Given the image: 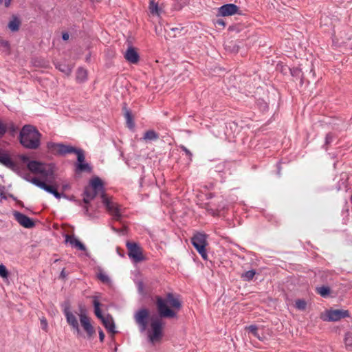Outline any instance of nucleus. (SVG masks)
I'll use <instances>...</instances> for the list:
<instances>
[{"mask_svg": "<svg viewBox=\"0 0 352 352\" xmlns=\"http://www.w3.org/2000/svg\"><path fill=\"white\" fill-rule=\"evenodd\" d=\"M155 303L160 318H175L177 312L182 307L180 296L172 292L167 293L165 298L160 296H155Z\"/></svg>", "mask_w": 352, "mask_h": 352, "instance_id": "obj_1", "label": "nucleus"}, {"mask_svg": "<svg viewBox=\"0 0 352 352\" xmlns=\"http://www.w3.org/2000/svg\"><path fill=\"white\" fill-rule=\"evenodd\" d=\"M41 133L36 126L31 124H25L20 131L19 140L24 148L36 150L41 145Z\"/></svg>", "mask_w": 352, "mask_h": 352, "instance_id": "obj_2", "label": "nucleus"}, {"mask_svg": "<svg viewBox=\"0 0 352 352\" xmlns=\"http://www.w3.org/2000/svg\"><path fill=\"white\" fill-rule=\"evenodd\" d=\"M105 192L104 185L102 179L98 177H94L89 181V184L84 188L82 195V202L85 204H89L98 195H102Z\"/></svg>", "mask_w": 352, "mask_h": 352, "instance_id": "obj_3", "label": "nucleus"}, {"mask_svg": "<svg viewBox=\"0 0 352 352\" xmlns=\"http://www.w3.org/2000/svg\"><path fill=\"white\" fill-rule=\"evenodd\" d=\"M47 147L52 154L61 156L69 153L77 154L80 149L70 145H66L63 143L54 142H48L47 144Z\"/></svg>", "mask_w": 352, "mask_h": 352, "instance_id": "obj_4", "label": "nucleus"}, {"mask_svg": "<svg viewBox=\"0 0 352 352\" xmlns=\"http://www.w3.org/2000/svg\"><path fill=\"white\" fill-rule=\"evenodd\" d=\"M126 246L128 250V256L133 262L139 263L145 259L142 248L138 243L128 241Z\"/></svg>", "mask_w": 352, "mask_h": 352, "instance_id": "obj_5", "label": "nucleus"}, {"mask_svg": "<svg viewBox=\"0 0 352 352\" xmlns=\"http://www.w3.org/2000/svg\"><path fill=\"white\" fill-rule=\"evenodd\" d=\"M101 199L107 210L113 217L116 221H120L122 219V215L118 205L111 200L107 193H102Z\"/></svg>", "mask_w": 352, "mask_h": 352, "instance_id": "obj_6", "label": "nucleus"}, {"mask_svg": "<svg viewBox=\"0 0 352 352\" xmlns=\"http://www.w3.org/2000/svg\"><path fill=\"white\" fill-rule=\"evenodd\" d=\"M162 318L159 316L151 318V327L152 333L149 335V339L151 342L158 340L162 337L163 323Z\"/></svg>", "mask_w": 352, "mask_h": 352, "instance_id": "obj_7", "label": "nucleus"}, {"mask_svg": "<svg viewBox=\"0 0 352 352\" xmlns=\"http://www.w3.org/2000/svg\"><path fill=\"white\" fill-rule=\"evenodd\" d=\"M63 313L66 318L67 322L77 331L78 333H80V328L79 324L76 317L73 314V313L70 311V303L69 300L65 301L63 304Z\"/></svg>", "mask_w": 352, "mask_h": 352, "instance_id": "obj_8", "label": "nucleus"}, {"mask_svg": "<svg viewBox=\"0 0 352 352\" xmlns=\"http://www.w3.org/2000/svg\"><path fill=\"white\" fill-rule=\"evenodd\" d=\"M149 311L148 309L142 308L137 311L134 315V319L140 327V331H144L148 326Z\"/></svg>", "mask_w": 352, "mask_h": 352, "instance_id": "obj_9", "label": "nucleus"}, {"mask_svg": "<svg viewBox=\"0 0 352 352\" xmlns=\"http://www.w3.org/2000/svg\"><path fill=\"white\" fill-rule=\"evenodd\" d=\"M235 14L242 15V11L239 7L234 3H227L218 8V16H228Z\"/></svg>", "mask_w": 352, "mask_h": 352, "instance_id": "obj_10", "label": "nucleus"}, {"mask_svg": "<svg viewBox=\"0 0 352 352\" xmlns=\"http://www.w3.org/2000/svg\"><path fill=\"white\" fill-rule=\"evenodd\" d=\"M77 155V163L76 166V173H82L87 172L90 173L92 172V166L87 162H85V153L82 149H80V151L76 154Z\"/></svg>", "mask_w": 352, "mask_h": 352, "instance_id": "obj_11", "label": "nucleus"}, {"mask_svg": "<svg viewBox=\"0 0 352 352\" xmlns=\"http://www.w3.org/2000/svg\"><path fill=\"white\" fill-rule=\"evenodd\" d=\"M55 165L54 164H42L38 174L45 181L51 183L54 179Z\"/></svg>", "mask_w": 352, "mask_h": 352, "instance_id": "obj_12", "label": "nucleus"}, {"mask_svg": "<svg viewBox=\"0 0 352 352\" xmlns=\"http://www.w3.org/2000/svg\"><path fill=\"white\" fill-rule=\"evenodd\" d=\"M13 216L15 220L23 228H32L35 226V223L32 219L20 212L14 211Z\"/></svg>", "mask_w": 352, "mask_h": 352, "instance_id": "obj_13", "label": "nucleus"}, {"mask_svg": "<svg viewBox=\"0 0 352 352\" xmlns=\"http://www.w3.org/2000/svg\"><path fill=\"white\" fill-rule=\"evenodd\" d=\"M327 320L338 321L340 319L349 317V311L343 309H329L327 311Z\"/></svg>", "mask_w": 352, "mask_h": 352, "instance_id": "obj_14", "label": "nucleus"}, {"mask_svg": "<svg viewBox=\"0 0 352 352\" xmlns=\"http://www.w3.org/2000/svg\"><path fill=\"white\" fill-rule=\"evenodd\" d=\"M0 164L15 172H17L19 170V166L12 160L10 155L4 152L1 148H0Z\"/></svg>", "mask_w": 352, "mask_h": 352, "instance_id": "obj_15", "label": "nucleus"}, {"mask_svg": "<svg viewBox=\"0 0 352 352\" xmlns=\"http://www.w3.org/2000/svg\"><path fill=\"white\" fill-rule=\"evenodd\" d=\"M80 324L86 331L88 338H91L95 333V330L90 322V318L87 316H80Z\"/></svg>", "mask_w": 352, "mask_h": 352, "instance_id": "obj_16", "label": "nucleus"}, {"mask_svg": "<svg viewBox=\"0 0 352 352\" xmlns=\"http://www.w3.org/2000/svg\"><path fill=\"white\" fill-rule=\"evenodd\" d=\"M124 58L128 62L133 64L137 63L140 60V56L138 52L132 46H129L126 50Z\"/></svg>", "mask_w": 352, "mask_h": 352, "instance_id": "obj_17", "label": "nucleus"}, {"mask_svg": "<svg viewBox=\"0 0 352 352\" xmlns=\"http://www.w3.org/2000/svg\"><path fill=\"white\" fill-rule=\"evenodd\" d=\"M122 111L123 115L126 119V126L129 129H133L135 127V122L133 119V116L130 109L127 108V105L126 103L123 104L122 106Z\"/></svg>", "mask_w": 352, "mask_h": 352, "instance_id": "obj_18", "label": "nucleus"}, {"mask_svg": "<svg viewBox=\"0 0 352 352\" xmlns=\"http://www.w3.org/2000/svg\"><path fill=\"white\" fill-rule=\"evenodd\" d=\"M18 128L15 126L13 122H10L9 124H5L1 120H0V136L3 137L8 131H9L10 133L12 135H14Z\"/></svg>", "mask_w": 352, "mask_h": 352, "instance_id": "obj_19", "label": "nucleus"}, {"mask_svg": "<svg viewBox=\"0 0 352 352\" xmlns=\"http://www.w3.org/2000/svg\"><path fill=\"white\" fill-rule=\"evenodd\" d=\"M65 243H69L72 247L76 248L81 251H85L87 250L85 245L74 235L66 234Z\"/></svg>", "mask_w": 352, "mask_h": 352, "instance_id": "obj_20", "label": "nucleus"}, {"mask_svg": "<svg viewBox=\"0 0 352 352\" xmlns=\"http://www.w3.org/2000/svg\"><path fill=\"white\" fill-rule=\"evenodd\" d=\"M207 235L204 233L197 232L191 238L192 245H203L204 248L208 245Z\"/></svg>", "mask_w": 352, "mask_h": 352, "instance_id": "obj_21", "label": "nucleus"}, {"mask_svg": "<svg viewBox=\"0 0 352 352\" xmlns=\"http://www.w3.org/2000/svg\"><path fill=\"white\" fill-rule=\"evenodd\" d=\"M100 320L108 331L112 333L113 334L117 333L116 331V325L113 319L110 314H108L107 317H104Z\"/></svg>", "mask_w": 352, "mask_h": 352, "instance_id": "obj_22", "label": "nucleus"}, {"mask_svg": "<svg viewBox=\"0 0 352 352\" xmlns=\"http://www.w3.org/2000/svg\"><path fill=\"white\" fill-rule=\"evenodd\" d=\"M43 162L36 160H31L27 164L28 170L34 173L38 174L41 168H42Z\"/></svg>", "mask_w": 352, "mask_h": 352, "instance_id": "obj_23", "label": "nucleus"}, {"mask_svg": "<svg viewBox=\"0 0 352 352\" xmlns=\"http://www.w3.org/2000/svg\"><path fill=\"white\" fill-rule=\"evenodd\" d=\"M148 10L152 15L160 16L162 12V8L159 6L158 3L155 0H150Z\"/></svg>", "mask_w": 352, "mask_h": 352, "instance_id": "obj_24", "label": "nucleus"}, {"mask_svg": "<svg viewBox=\"0 0 352 352\" xmlns=\"http://www.w3.org/2000/svg\"><path fill=\"white\" fill-rule=\"evenodd\" d=\"M20 19L15 15L12 16V19L8 23V28L13 32H17L19 30L21 25Z\"/></svg>", "mask_w": 352, "mask_h": 352, "instance_id": "obj_25", "label": "nucleus"}, {"mask_svg": "<svg viewBox=\"0 0 352 352\" xmlns=\"http://www.w3.org/2000/svg\"><path fill=\"white\" fill-rule=\"evenodd\" d=\"M93 305L94 307V314L96 316L99 318L100 320H102L104 318V316L102 315L101 309H100V302L98 300L97 296H93Z\"/></svg>", "mask_w": 352, "mask_h": 352, "instance_id": "obj_26", "label": "nucleus"}, {"mask_svg": "<svg viewBox=\"0 0 352 352\" xmlns=\"http://www.w3.org/2000/svg\"><path fill=\"white\" fill-rule=\"evenodd\" d=\"M245 329L248 331V333H251L253 336L258 338L260 340H263L265 336L263 333L261 336L258 333V327L255 324H251L248 327H245Z\"/></svg>", "mask_w": 352, "mask_h": 352, "instance_id": "obj_27", "label": "nucleus"}, {"mask_svg": "<svg viewBox=\"0 0 352 352\" xmlns=\"http://www.w3.org/2000/svg\"><path fill=\"white\" fill-rule=\"evenodd\" d=\"M291 75L294 77H299L300 78V84L302 85L305 80V72L300 67H293L290 69Z\"/></svg>", "mask_w": 352, "mask_h": 352, "instance_id": "obj_28", "label": "nucleus"}, {"mask_svg": "<svg viewBox=\"0 0 352 352\" xmlns=\"http://www.w3.org/2000/svg\"><path fill=\"white\" fill-rule=\"evenodd\" d=\"M56 68L67 76L70 75L72 70V68L69 65L64 63H58L56 65Z\"/></svg>", "mask_w": 352, "mask_h": 352, "instance_id": "obj_29", "label": "nucleus"}, {"mask_svg": "<svg viewBox=\"0 0 352 352\" xmlns=\"http://www.w3.org/2000/svg\"><path fill=\"white\" fill-rule=\"evenodd\" d=\"M143 139L146 141H153L159 139V134L154 130H148L144 134Z\"/></svg>", "mask_w": 352, "mask_h": 352, "instance_id": "obj_30", "label": "nucleus"}, {"mask_svg": "<svg viewBox=\"0 0 352 352\" xmlns=\"http://www.w3.org/2000/svg\"><path fill=\"white\" fill-rule=\"evenodd\" d=\"M76 80L79 82H85L87 79V72L86 69L79 67L76 72Z\"/></svg>", "mask_w": 352, "mask_h": 352, "instance_id": "obj_31", "label": "nucleus"}, {"mask_svg": "<svg viewBox=\"0 0 352 352\" xmlns=\"http://www.w3.org/2000/svg\"><path fill=\"white\" fill-rule=\"evenodd\" d=\"M316 291L318 294H319L323 298L328 297L331 293L330 287L327 285H322L320 287H317L316 289Z\"/></svg>", "mask_w": 352, "mask_h": 352, "instance_id": "obj_32", "label": "nucleus"}, {"mask_svg": "<svg viewBox=\"0 0 352 352\" xmlns=\"http://www.w3.org/2000/svg\"><path fill=\"white\" fill-rule=\"evenodd\" d=\"M188 0H175L172 6L175 10H181L183 8L188 4Z\"/></svg>", "mask_w": 352, "mask_h": 352, "instance_id": "obj_33", "label": "nucleus"}, {"mask_svg": "<svg viewBox=\"0 0 352 352\" xmlns=\"http://www.w3.org/2000/svg\"><path fill=\"white\" fill-rule=\"evenodd\" d=\"M344 344L347 350L351 351L352 349V332H347L344 336Z\"/></svg>", "mask_w": 352, "mask_h": 352, "instance_id": "obj_34", "label": "nucleus"}, {"mask_svg": "<svg viewBox=\"0 0 352 352\" xmlns=\"http://www.w3.org/2000/svg\"><path fill=\"white\" fill-rule=\"evenodd\" d=\"M256 274V271L254 270H248L244 273H243L241 277L245 281H250L253 279L254 276Z\"/></svg>", "mask_w": 352, "mask_h": 352, "instance_id": "obj_35", "label": "nucleus"}, {"mask_svg": "<svg viewBox=\"0 0 352 352\" xmlns=\"http://www.w3.org/2000/svg\"><path fill=\"white\" fill-rule=\"evenodd\" d=\"M195 250L198 252V253L201 255L202 258L205 261L208 260V254L206 252V249L204 248L203 245H192Z\"/></svg>", "mask_w": 352, "mask_h": 352, "instance_id": "obj_36", "label": "nucleus"}, {"mask_svg": "<svg viewBox=\"0 0 352 352\" xmlns=\"http://www.w3.org/2000/svg\"><path fill=\"white\" fill-rule=\"evenodd\" d=\"M295 307L298 310L304 311L307 308V302L304 299H297L295 301Z\"/></svg>", "mask_w": 352, "mask_h": 352, "instance_id": "obj_37", "label": "nucleus"}, {"mask_svg": "<svg viewBox=\"0 0 352 352\" xmlns=\"http://www.w3.org/2000/svg\"><path fill=\"white\" fill-rule=\"evenodd\" d=\"M0 48H1L3 52L9 54L10 50L9 42L6 40H0Z\"/></svg>", "mask_w": 352, "mask_h": 352, "instance_id": "obj_38", "label": "nucleus"}, {"mask_svg": "<svg viewBox=\"0 0 352 352\" xmlns=\"http://www.w3.org/2000/svg\"><path fill=\"white\" fill-rule=\"evenodd\" d=\"M98 278L104 283H108L110 282L109 276L102 273V270H100V272L97 274Z\"/></svg>", "mask_w": 352, "mask_h": 352, "instance_id": "obj_39", "label": "nucleus"}, {"mask_svg": "<svg viewBox=\"0 0 352 352\" xmlns=\"http://www.w3.org/2000/svg\"><path fill=\"white\" fill-rule=\"evenodd\" d=\"M31 183L42 189L45 184V182L41 181L37 177H33L31 179Z\"/></svg>", "mask_w": 352, "mask_h": 352, "instance_id": "obj_40", "label": "nucleus"}, {"mask_svg": "<svg viewBox=\"0 0 352 352\" xmlns=\"http://www.w3.org/2000/svg\"><path fill=\"white\" fill-rule=\"evenodd\" d=\"M56 188V186L54 185H48L45 183L42 189L52 195Z\"/></svg>", "mask_w": 352, "mask_h": 352, "instance_id": "obj_41", "label": "nucleus"}, {"mask_svg": "<svg viewBox=\"0 0 352 352\" xmlns=\"http://www.w3.org/2000/svg\"><path fill=\"white\" fill-rule=\"evenodd\" d=\"M8 276V271L3 264L0 265V276L2 278H7Z\"/></svg>", "mask_w": 352, "mask_h": 352, "instance_id": "obj_42", "label": "nucleus"}, {"mask_svg": "<svg viewBox=\"0 0 352 352\" xmlns=\"http://www.w3.org/2000/svg\"><path fill=\"white\" fill-rule=\"evenodd\" d=\"M52 195L57 199H60L61 197H64L66 199H68V196L63 192H58L57 189L52 193Z\"/></svg>", "mask_w": 352, "mask_h": 352, "instance_id": "obj_43", "label": "nucleus"}, {"mask_svg": "<svg viewBox=\"0 0 352 352\" xmlns=\"http://www.w3.org/2000/svg\"><path fill=\"white\" fill-rule=\"evenodd\" d=\"M333 140V135L331 133H329L326 135L325 137V144L324 146H328L329 144L331 143Z\"/></svg>", "mask_w": 352, "mask_h": 352, "instance_id": "obj_44", "label": "nucleus"}, {"mask_svg": "<svg viewBox=\"0 0 352 352\" xmlns=\"http://www.w3.org/2000/svg\"><path fill=\"white\" fill-rule=\"evenodd\" d=\"M181 149L185 152L186 155L188 157L190 160H192V153L184 146H180Z\"/></svg>", "mask_w": 352, "mask_h": 352, "instance_id": "obj_45", "label": "nucleus"}, {"mask_svg": "<svg viewBox=\"0 0 352 352\" xmlns=\"http://www.w3.org/2000/svg\"><path fill=\"white\" fill-rule=\"evenodd\" d=\"M79 318H80V316L84 315L87 316V309L85 307L82 305H79Z\"/></svg>", "mask_w": 352, "mask_h": 352, "instance_id": "obj_46", "label": "nucleus"}, {"mask_svg": "<svg viewBox=\"0 0 352 352\" xmlns=\"http://www.w3.org/2000/svg\"><path fill=\"white\" fill-rule=\"evenodd\" d=\"M41 325L42 329L47 331V320L45 318H43V319L41 320Z\"/></svg>", "mask_w": 352, "mask_h": 352, "instance_id": "obj_47", "label": "nucleus"}, {"mask_svg": "<svg viewBox=\"0 0 352 352\" xmlns=\"http://www.w3.org/2000/svg\"><path fill=\"white\" fill-rule=\"evenodd\" d=\"M98 333H99V339H100V341L101 342H104V340L105 335H104V333L103 331H102L100 328H99V331H98Z\"/></svg>", "mask_w": 352, "mask_h": 352, "instance_id": "obj_48", "label": "nucleus"}, {"mask_svg": "<svg viewBox=\"0 0 352 352\" xmlns=\"http://www.w3.org/2000/svg\"><path fill=\"white\" fill-rule=\"evenodd\" d=\"M19 157L23 163H28L30 161L29 157L25 155H21Z\"/></svg>", "mask_w": 352, "mask_h": 352, "instance_id": "obj_49", "label": "nucleus"}, {"mask_svg": "<svg viewBox=\"0 0 352 352\" xmlns=\"http://www.w3.org/2000/svg\"><path fill=\"white\" fill-rule=\"evenodd\" d=\"M215 24L217 25H221L222 27H225L226 26V22L224 21V20H223L221 19H217L216 21H215Z\"/></svg>", "mask_w": 352, "mask_h": 352, "instance_id": "obj_50", "label": "nucleus"}, {"mask_svg": "<svg viewBox=\"0 0 352 352\" xmlns=\"http://www.w3.org/2000/svg\"><path fill=\"white\" fill-rule=\"evenodd\" d=\"M67 277V274L65 273V268H63L62 270V271L60 272V274L59 275V278L60 279H65V278Z\"/></svg>", "mask_w": 352, "mask_h": 352, "instance_id": "obj_51", "label": "nucleus"}, {"mask_svg": "<svg viewBox=\"0 0 352 352\" xmlns=\"http://www.w3.org/2000/svg\"><path fill=\"white\" fill-rule=\"evenodd\" d=\"M69 38V34L68 32H63L62 33V39L63 41H67Z\"/></svg>", "mask_w": 352, "mask_h": 352, "instance_id": "obj_52", "label": "nucleus"}, {"mask_svg": "<svg viewBox=\"0 0 352 352\" xmlns=\"http://www.w3.org/2000/svg\"><path fill=\"white\" fill-rule=\"evenodd\" d=\"M309 74H311L313 78L315 76V73H314V66H313L312 63L310 64V69H309Z\"/></svg>", "mask_w": 352, "mask_h": 352, "instance_id": "obj_53", "label": "nucleus"}, {"mask_svg": "<svg viewBox=\"0 0 352 352\" xmlns=\"http://www.w3.org/2000/svg\"><path fill=\"white\" fill-rule=\"evenodd\" d=\"M89 204H85L84 206H83V209H84V212L85 214H88L89 213V206H88Z\"/></svg>", "mask_w": 352, "mask_h": 352, "instance_id": "obj_54", "label": "nucleus"}, {"mask_svg": "<svg viewBox=\"0 0 352 352\" xmlns=\"http://www.w3.org/2000/svg\"><path fill=\"white\" fill-rule=\"evenodd\" d=\"M280 170H281L280 164L278 162L277 164V174L278 175H280Z\"/></svg>", "mask_w": 352, "mask_h": 352, "instance_id": "obj_55", "label": "nucleus"}, {"mask_svg": "<svg viewBox=\"0 0 352 352\" xmlns=\"http://www.w3.org/2000/svg\"><path fill=\"white\" fill-rule=\"evenodd\" d=\"M23 178L28 181V182H31V179H30V176L29 174H25L24 176H23Z\"/></svg>", "mask_w": 352, "mask_h": 352, "instance_id": "obj_56", "label": "nucleus"}, {"mask_svg": "<svg viewBox=\"0 0 352 352\" xmlns=\"http://www.w3.org/2000/svg\"><path fill=\"white\" fill-rule=\"evenodd\" d=\"M68 188H69V186L68 184H65V185H63V186H62L63 191H65Z\"/></svg>", "mask_w": 352, "mask_h": 352, "instance_id": "obj_57", "label": "nucleus"}, {"mask_svg": "<svg viewBox=\"0 0 352 352\" xmlns=\"http://www.w3.org/2000/svg\"><path fill=\"white\" fill-rule=\"evenodd\" d=\"M16 204L20 206L21 207H24V205H23V202L20 201V200H16Z\"/></svg>", "mask_w": 352, "mask_h": 352, "instance_id": "obj_58", "label": "nucleus"}, {"mask_svg": "<svg viewBox=\"0 0 352 352\" xmlns=\"http://www.w3.org/2000/svg\"><path fill=\"white\" fill-rule=\"evenodd\" d=\"M69 199L74 200V201L77 202L80 206H81V201L79 200H76L74 196H72Z\"/></svg>", "mask_w": 352, "mask_h": 352, "instance_id": "obj_59", "label": "nucleus"}, {"mask_svg": "<svg viewBox=\"0 0 352 352\" xmlns=\"http://www.w3.org/2000/svg\"><path fill=\"white\" fill-rule=\"evenodd\" d=\"M8 197H10L11 199H12L15 201L17 200V198L16 197H14L12 194H9Z\"/></svg>", "mask_w": 352, "mask_h": 352, "instance_id": "obj_60", "label": "nucleus"}, {"mask_svg": "<svg viewBox=\"0 0 352 352\" xmlns=\"http://www.w3.org/2000/svg\"><path fill=\"white\" fill-rule=\"evenodd\" d=\"M0 196L2 199H6V198H7L5 193L3 191L0 192Z\"/></svg>", "mask_w": 352, "mask_h": 352, "instance_id": "obj_61", "label": "nucleus"}, {"mask_svg": "<svg viewBox=\"0 0 352 352\" xmlns=\"http://www.w3.org/2000/svg\"><path fill=\"white\" fill-rule=\"evenodd\" d=\"M10 1H11V0H6L5 1V6L8 7L10 4Z\"/></svg>", "mask_w": 352, "mask_h": 352, "instance_id": "obj_62", "label": "nucleus"}, {"mask_svg": "<svg viewBox=\"0 0 352 352\" xmlns=\"http://www.w3.org/2000/svg\"><path fill=\"white\" fill-rule=\"evenodd\" d=\"M182 29H179L178 28H170V30L173 31V32H175V31H179V30H182Z\"/></svg>", "mask_w": 352, "mask_h": 352, "instance_id": "obj_63", "label": "nucleus"}, {"mask_svg": "<svg viewBox=\"0 0 352 352\" xmlns=\"http://www.w3.org/2000/svg\"><path fill=\"white\" fill-rule=\"evenodd\" d=\"M112 230L116 232H119V230L112 226Z\"/></svg>", "mask_w": 352, "mask_h": 352, "instance_id": "obj_64", "label": "nucleus"}]
</instances>
